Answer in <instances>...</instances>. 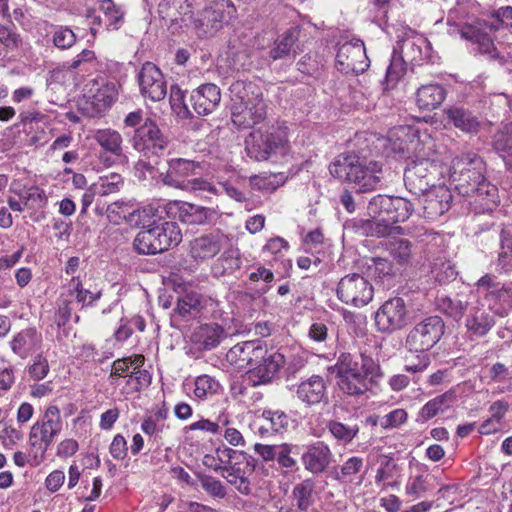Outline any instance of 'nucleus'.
Listing matches in <instances>:
<instances>
[{"mask_svg":"<svg viewBox=\"0 0 512 512\" xmlns=\"http://www.w3.org/2000/svg\"><path fill=\"white\" fill-rule=\"evenodd\" d=\"M491 21L476 19L472 23L457 24L448 20V34L451 37L459 36L477 45L478 51L488 55L491 59L498 57L497 49L488 31H497L502 25L512 28V7L499 8L492 16Z\"/></svg>","mask_w":512,"mask_h":512,"instance_id":"nucleus-1","label":"nucleus"},{"mask_svg":"<svg viewBox=\"0 0 512 512\" xmlns=\"http://www.w3.org/2000/svg\"><path fill=\"white\" fill-rule=\"evenodd\" d=\"M315 488L312 479H305L295 485L292 490V496L296 501V506L300 511H307L313 504V491Z\"/></svg>","mask_w":512,"mask_h":512,"instance_id":"nucleus-48","label":"nucleus"},{"mask_svg":"<svg viewBox=\"0 0 512 512\" xmlns=\"http://www.w3.org/2000/svg\"><path fill=\"white\" fill-rule=\"evenodd\" d=\"M285 365V357L279 352L269 351L265 345L263 357L255 362L252 368L247 370V379L252 386L265 385L278 375Z\"/></svg>","mask_w":512,"mask_h":512,"instance_id":"nucleus-19","label":"nucleus"},{"mask_svg":"<svg viewBox=\"0 0 512 512\" xmlns=\"http://www.w3.org/2000/svg\"><path fill=\"white\" fill-rule=\"evenodd\" d=\"M24 206L29 208H42L47 203V197L43 190L32 186L21 194Z\"/></svg>","mask_w":512,"mask_h":512,"instance_id":"nucleus-59","label":"nucleus"},{"mask_svg":"<svg viewBox=\"0 0 512 512\" xmlns=\"http://www.w3.org/2000/svg\"><path fill=\"white\" fill-rule=\"evenodd\" d=\"M326 383L323 377L312 375L302 381L297 388V398L308 406L319 404L326 396Z\"/></svg>","mask_w":512,"mask_h":512,"instance_id":"nucleus-35","label":"nucleus"},{"mask_svg":"<svg viewBox=\"0 0 512 512\" xmlns=\"http://www.w3.org/2000/svg\"><path fill=\"white\" fill-rule=\"evenodd\" d=\"M160 18L170 26L183 27L192 18L188 0H161L158 4Z\"/></svg>","mask_w":512,"mask_h":512,"instance_id":"nucleus-29","label":"nucleus"},{"mask_svg":"<svg viewBox=\"0 0 512 512\" xmlns=\"http://www.w3.org/2000/svg\"><path fill=\"white\" fill-rule=\"evenodd\" d=\"M483 298L497 316L503 318L509 315L511 306L508 283L502 284L500 289L490 291L486 296H483Z\"/></svg>","mask_w":512,"mask_h":512,"instance_id":"nucleus-44","label":"nucleus"},{"mask_svg":"<svg viewBox=\"0 0 512 512\" xmlns=\"http://www.w3.org/2000/svg\"><path fill=\"white\" fill-rule=\"evenodd\" d=\"M430 480L431 477L429 475H418L410 479L405 487L406 495L413 499L419 498L430 489Z\"/></svg>","mask_w":512,"mask_h":512,"instance_id":"nucleus-58","label":"nucleus"},{"mask_svg":"<svg viewBox=\"0 0 512 512\" xmlns=\"http://www.w3.org/2000/svg\"><path fill=\"white\" fill-rule=\"evenodd\" d=\"M63 428L60 410L55 405L46 408L42 416L33 424L29 433L31 451L29 457L34 465H39L45 453Z\"/></svg>","mask_w":512,"mask_h":512,"instance_id":"nucleus-5","label":"nucleus"},{"mask_svg":"<svg viewBox=\"0 0 512 512\" xmlns=\"http://www.w3.org/2000/svg\"><path fill=\"white\" fill-rule=\"evenodd\" d=\"M371 217H380L396 224L406 221L414 211V204L403 197L388 195L374 196L367 206Z\"/></svg>","mask_w":512,"mask_h":512,"instance_id":"nucleus-10","label":"nucleus"},{"mask_svg":"<svg viewBox=\"0 0 512 512\" xmlns=\"http://www.w3.org/2000/svg\"><path fill=\"white\" fill-rule=\"evenodd\" d=\"M42 345V335L36 328L29 327L21 330L10 341L11 350L21 359H26L38 351Z\"/></svg>","mask_w":512,"mask_h":512,"instance_id":"nucleus-33","label":"nucleus"},{"mask_svg":"<svg viewBox=\"0 0 512 512\" xmlns=\"http://www.w3.org/2000/svg\"><path fill=\"white\" fill-rule=\"evenodd\" d=\"M438 307L447 316L459 320L468 309V303L458 297L444 296L438 299Z\"/></svg>","mask_w":512,"mask_h":512,"instance_id":"nucleus-50","label":"nucleus"},{"mask_svg":"<svg viewBox=\"0 0 512 512\" xmlns=\"http://www.w3.org/2000/svg\"><path fill=\"white\" fill-rule=\"evenodd\" d=\"M486 165L483 159L473 152L463 153L451 162L450 179L460 194L469 193L472 183L485 179Z\"/></svg>","mask_w":512,"mask_h":512,"instance_id":"nucleus-8","label":"nucleus"},{"mask_svg":"<svg viewBox=\"0 0 512 512\" xmlns=\"http://www.w3.org/2000/svg\"><path fill=\"white\" fill-rule=\"evenodd\" d=\"M359 229L362 234L368 237H386L393 234H401L402 227L386 221L380 217H372V219L361 220Z\"/></svg>","mask_w":512,"mask_h":512,"instance_id":"nucleus-42","label":"nucleus"},{"mask_svg":"<svg viewBox=\"0 0 512 512\" xmlns=\"http://www.w3.org/2000/svg\"><path fill=\"white\" fill-rule=\"evenodd\" d=\"M221 101V92L217 85L207 83L195 89L190 102L197 114L205 116L212 113Z\"/></svg>","mask_w":512,"mask_h":512,"instance_id":"nucleus-30","label":"nucleus"},{"mask_svg":"<svg viewBox=\"0 0 512 512\" xmlns=\"http://www.w3.org/2000/svg\"><path fill=\"white\" fill-rule=\"evenodd\" d=\"M54 45L62 50L69 49L76 42V35L68 27H59L53 33Z\"/></svg>","mask_w":512,"mask_h":512,"instance_id":"nucleus-62","label":"nucleus"},{"mask_svg":"<svg viewBox=\"0 0 512 512\" xmlns=\"http://www.w3.org/2000/svg\"><path fill=\"white\" fill-rule=\"evenodd\" d=\"M433 145L429 143L427 150L432 152L428 153V157L417 155L416 159L411 161L404 172V183L410 193L415 196H420L432 185H434L435 176L438 173V164L433 157Z\"/></svg>","mask_w":512,"mask_h":512,"instance_id":"nucleus-7","label":"nucleus"},{"mask_svg":"<svg viewBox=\"0 0 512 512\" xmlns=\"http://www.w3.org/2000/svg\"><path fill=\"white\" fill-rule=\"evenodd\" d=\"M219 383L208 375H201L195 380L194 394L199 399H207L217 393Z\"/></svg>","mask_w":512,"mask_h":512,"instance_id":"nucleus-57","label":"nucleus"},{"mask_svg":"<svg viewBox=\"0 0 512 512\" xmlns=\"http://www.w3.org/2000/svg\"><path fill=\"white\" fill-rule=\"evenodd\" d=\"M202 166L199 162L184 158H173L168 161L167 171L161 175L162 182L183 191L216 192V188L209 182L200 179Z\"/></svg>","mask_w":512,"mask_h":512,"instance_id":"nucleus-6","label":"nucleus"},{"mask_svg":"<svg viewBox=\"0 0 512 512\" xmlns=\"http://www.w3.org/2000/svg\"><path fill=\"white\" fill-rule=\"evenodd\" d=\"M254 469L255 459L246 453L237 461L226 465L222 475L240 494L249 495L251 493L250 476Z\"/></svg>","mask_w":512,"mask_h":512,"instance_id":"nucleus-22","label":"nucleus"},{"mask_svg":"<svg viewBox=\"0 0 512 512\" xmlns=\"http://www.w3.org/2000/svg\"><path fill=\"white\" fill-rule=\"evenodd\" d=\"M222 248V236L207 234L190 242V255L196 261H204L216 256Z\"/></svg>","mask_w":512,"mask_h":512,"instance_id":"nucleus-36","label":"nucleus"},{"mask_svg":"<svg viewBox=\"0 0 512 512\" xmlns=\"http://www.w3.org/2000/svg\"><path fill=\"white\" fill-rule=\"evenodd\" d=\"M62 294L71 302L75 300L82 307L93 305L102 296L100 290L91 291L85 289L79 277H72L68 284L63 287Z\"/></svg>","mask_w":512,"mask_h":512,"instance_id":"nucleus-39","label":"nucleus"},{"mask_svg":"<svg viewBox=\"0 0 512 512\" xmlns=\"http://www.w3.org/2000/svg\"><path fill=\"white\" fill-rule=\"evenodd\" d=\"M167 409L160 408L151 415L144 418L141 424V430L149 436L150 439L157 441L161 439L162 433L168 426L166 425Z\"/></svg>","mask_w":512,"mask_h":512,"instance_id":"nucleus-45","label":"nucleus"},{"mask_svg":"<svg viewBox=\"0 0 512 512\" xmlns=\"http://www.w3.org/2000/svg\"><path fill=\"white\" fill-rule=\"evenodd\" d=\"M335 376L355 374H368L381 371L379 363L365 353L342 352L337 357L336 363L330 367Z\"/></svg>","mask_w":512,"mask_h":512,"instance_id":"nucleus-20","label":"nucleus"},{"mask_svg":"<svg viewBox=\"0 0 512 512\" xmlns=\"http://www.w3.org/2000/svg\"><path fill=\"white\" fill-rule=\"evenodd\" d=\"M450 123L464 133L476 135L482 129L483 122L468 108L462 105H453L444 110Z\"/></svg>","mask_w":512,"mask_h":512,"instance_id":"nucleus-32","label":"nucleus"},{"mask_svg":"<svg viewBox=\"0 0 512 512\" xmlns=\"http://www.w3.org/2000/svg\"><path fill=\"white\" fill-rule=\"evenodd\" d=\"M408 310L400 297L390 298L377 310L375 323L380 332L391 333L402 329L407 323Z\"/></svg>","mask_w":512,"mask_h":512,"instance_id":"nucleus-17","label":"nucleus"},{"mask_svg":"<svg viewBox=\"0 0 512 512\" xmlns=\"http://www.w3.org/2000/svg\"><path fill=\"white\" fill-rule=\"evenodd\" d=\"M434 279L440 284L448 283L454 280L457 276V271L450 261L443 258H437L431 269Z\"/></svg>","mask_w":512,"mask_h":512,"instance_id":"nucleus-53","label":"nucleus"},{"mask_svg":"<svg viewBox=\"0 0 512 512\" xmlns=\"http://www.w3.org/2000/svg\"><path fill=\"white\" fill-rule=\"evenodd\" d=\"M99 10L104 15L106 30H118L122 26L124 12L112 0H100Z\"/></svg>","mask_w":512,"mask_h":512,"instance_id":"nucleus-46","label":"nucleus"},{"mask_svg":"<svg viewBox=\"0 0 512 512\" xmlns=\"http://www.w3.org/2000/svg\"><path fill=\"white\" fill-rule=\"evenodd\" d=\"M456 392L453 389L429 400L419 411L418 417L421 421H427L439 413L445 412L456 401Z\"/></svg>","mask_w":512,"mask_h":512,"instance_id":"nucleus-41","label":"nucleus"},{"mask_svg":"<svg viewBox=\"0 0 512 512\" xmlns=\"http://www.w3.org/2000/svg\"><path fill=\"white\" fill-rule=\"evenodd\" d=\"M179 218L182 222L187 224H205L210 222L216 212L213 209L194 205L187 202L179 204Z\"/></svg>","mask_w":512,"mask_h":512,"instance_id":"nucleus-43","label":"nucleus"},{"mask_svg":"<svg viewBox=\"0 0 512 512\" xmlns=\"http://www.w3.org/2000/svg\"><path fill=\"white\" fill-rule=\"evenodd\" d=\"M387 250L392 258L400 265L410 262L412 251L411 243L407 239H393L387 244Z\"/></svg>","mask_w":512,"mask_h":512,"instance_id":"nucleus-52","label":"nucleus"},{"mask_svg":"<svg viewBox=\"0 0 512 512\" xmlns=\"http://www.w3.org/2000/svg\"><path fill=\"white\" fill-rule=\"evenodd\" d=\"M265 345L259 340L245 341L235 344L226 353L227 361L238 369L252 368L257 360L263 357Z\"/></svg>","mask_w":512,"mask_h":512,"instance_id":"nucleus-24","label":"nucleus"},{"mask_svg":"<svg viewBox=\"0 0 512 512\" xmlns=\"http://www.w3.org/2000/svg\"><path fill=\"white\" fill-rule=\"evenodd\" d=\"M251 185L259 190L274 191L284 183L281 174H261L250 178Z\"/></svg>","mask_w":512,"mask_h":512,"instance_id":"nucleus-56","label":"nucleus"},{"mask_svg":"<svg viewBox=\"0 0 512 512\" xmlns=\"http://www.w3.org/2000/svg\"><path fill=\"white\" fill-rule=\"evenodd\" d=\"M375 475L376 482H383L399 476V466L391 456L382 455Z\"/></svg>","mask_w":512,"mask_h":512,"instance_id":"nucleus-55","label":"nucleus"},{"mask_svg":"<svg viewBox=\"0 0 512 512\" xmlns=\"http://www.w3.org/2000/svg\"><path fill=\"white\" fill-rule=\"evenodd\" d=\"M88 97L99 108L109 107L118 97L117 84L114 81H106L103 78L91 82Z\"/></svg>","mask_w":512,"mask_h":512,"instance_id":"nucleus-37","label":"nucleus"},{"mask_svg":"<svg viewBox=\"0 0 512 512\" xmlns=\"http://www.w3.org/2000/svg\"><path fill=\"white\" fill-rule=\"evenodd\" d=\"M333 461V453L324 441H315L305 447L301 462L308 472L314 475L324 473Z\"/></svg>","mask_w":512,"mask_h":512,"instance_id":"nucleus-25","label":"nucleus"},{"mask_svg":"<svg viewBox=\"0 0 512 512\" xmlns=\"http://www.w3.org/2000/svg\"><path fill=\"white\" fill-rule=\"evenodd\" d=\"M416 197L423 209V216L430 220H435L447 212L453 198L450 189L445 185H432L429 190Z\"/></svg>","mask_w":512,"mask_h":512,"instance_id":"nucleus-21","label":"nucleus"},{"mask_svg":"<svg viewBox=\"0 0 512 512\" xmlns=\"http://www.w3.org/2000/svg\"><path fill=\"white\" fill-rule=\"evenodd\" d=\"M369 66L364 43L359 39L340 45L336 56V67L345 74L363 73Z\"/></svg>","mask_w":512,"mask_h":512,"instance_id":"nucleus-14","label":"nucleus"},{"mask_svg":"<svg viewBox=\"0 0 512 512\" xmlns=\"http://www.w3.org/2000/svg\"><path fill=\"white\" fill-rule=\"evenodd\" d=\"M200 484L201 488L213 498L223 499L227 495L224 484L212 476L201 477Z\"/></svg>","mask_w":512,"mask_h":512,"instance_id":"nucleus-61","label":"nucleus"},{"mask_svg":"<svg viewBox=\"0 0 512 512\" xmlns=\"http://www.w3.org/2000/svg\"><path fill=\"white\" fill-rule=\"evenodd\" d=\"M289 149L287 130L280 126L256 129L245 140L246 153L255 161L277 160Z\"/></svg>","mask_w":512,"mask_h":512,"instance_id":"nucleus-3","label":"nucleus"},{"mask_svg":"<svg viewBox=\"0 0 512 512\" xmlns=\"http://www.w3.org/2000/svg\"><path fill=\"white\" fill-rule=\"evenodd\" d=\"M444 322L438 316H430L414 325L405 339L409 352L425 353L434 347L444 334Z\"/></svg>","mask_w":512,"mask_h":512,"instance_id":"nucleus-9","label":"nucleus"},{"mask_svg":"<svg viewBox=\"0 0 512 512\" xmlns=\"http://www.w3.org/2000/svg\"><path fill=\"white\" fill-rule=\"evenodd\" d=\"M406 67L403 57L396 52L391 56L390 64L386 70L385 84L386 88H393L396 83L405 74Z\"/></svg>","mask_w":512,"mask_h":512,"instance_id":"nucleus-54","label":"nucleus"},{"mask_svg":"<svg viewBox=\"0 0 512 512\" xmlns=\"http://www.w3.org/2000/svg\"><path fill=\"white\" fill-rule=\"evenodd\" d=\"M496 314L487 305L481 296L474 305L468 309L465 319L467 333L472 338H483L490 333L496 325Z\"/></svg>","mask_w":512,"mask_h":512,"instance_id":"nucleus-18","label":"nucleus"},{"mask_svg":"<svg viewBox=\"0 0 512 512\" xmlns=\"http://www.w3.org/2000/svg\"><path fill=\"white\" fill-rule=\"evenodd\" d=\"M141 94L152 101H160L167 94V84L160 69L151 62L143 64L138 73Z\"/></svg>","mask_w":512,"mask_h":512,"instance_id":"nucleus-23","label":"nucleus"},{"mask_svg":"<svg viewBox=\"0 0 512 512\" xmlns=\"http://www.w3.org/2000/svg\"><path fill=\"white\" fill-rule=\"evenodd\" d=\"M382 375V371H379L368 374L354 373L353 375L337 376V386L343 394L359 397L366 394Z\"/></svg>","mask_w":512,"mask_h":512,"instance_id":"nucleus-27","label":"nucleus"},{"mask_svg":"<svg viewBox=\"0 0 512 512\" xmlns=\"http://www.w3.org/2000/svg\"><path fill=\"white\" fill-rule=\"evenodd\" d=\"M330 174L354 185L356 192L374 190L381 181L382 166L355 154L339 156L329 166Z\"/></svg>","mask_w":512,"mask_h":512,"instance_id":"nucleus-2","label":"nucleus"},{"mask_svg":"<svg viewBox=\"0 0 512 512\" xmlns=\"http://www.w3.org/2000/svg\"><path fill=\"white\" fill-rule=\"evenodd\" d=\"M133 147L144 156L160 155L168 145V139L163 135L156 123L147 118L138 127L132 137Z\"/></svg>","mask_w":512,"mask_h":512,"instance_id":"nucleus-13","label":"nucleus"},{"mask_svg":"<svg viewBox=\"0 0 512 512\" xmlns=\"http://www.w3.org/2000/svg\"><path fill=\"white\" fill-rule=\"evenodd\" d=\"M373 296V286L360 274H348L338 283L337 297L347 305L363 307L372 301Z\"/></svg>","mask_w":512,"mask_h":512,"instance_id":"nucleus-11","label":"nucleus"},{"mask_svg":"<svg viewBox=\"0 0 512 512\" xmlns=\"http://www.w3.org/2000/svg\"><path fill=\"white\" fill-rule=\"evenodd\" d=\"M492 148L504 161L506 167L512 169V123L502 125L494 133Z\"/></svg>","mask_w":512,"mask_h":512,"instance_id":"nucleus-40","label":"nucleus"},{"mask_svg":"<svg viewBox=\"0 0 512 512\" xmlns=\"http://www.w3.org/2000/svg\"><path fill=\"white\" fill-rule=\"evenodd\" d=\"M226 336L222 326L211 323L195 328L190 336V341L198 351H208L216 348Z\"/></svg>","mask_w":512,"mask_h":512,"instance_id":"nucleus-31","label":"nucleus"},{"mask_svg":"<svg viewBox=\"0 0 512 512\" xmlns=\"http://www.w3.org/2000/svg\"><path fill=\"white\" fill-rule=\"evenodd\" d=\"M93 139L101 148L98 158L106 167L127 162L124 140L119 131L112 128L98 129L94 132Z\"/></svg>","mask_w":512,"mask_h":512,"instance_id":"nucleus-12","label":"nucleus"},{"mask_svg":"<svg viewBox=\"0 0 512 512\" xmlns=\"http://www.w3.org/2000/svg\"><path fill=\"white\" fill-rule=\"evenodd\" d=\"M265 116L266 104L261 94L234 102L231 107V120L238 128L252 127L263 121Z\"/></svg>","mask_w":512,"mask_h":512,"instance_id":"nucleus-15","label":"nucleus"},{"mask_svg":"<svg viewBox=\"0 0 512 512\" xmlns=\"http://www.w3.org/2000/svg\"><path fill=\"white\" fill-rule=\"evenodd\" d=\"M300 51L299 30L291 28L276 38L269 51V56L274 61L294 59Z\"/></svg>","mask_w":512,"mask_h":512,"instance_id":"nucleus-34","label":"nucleus"},{"mask_svg":"<svg viewBox=\"0 0 512 512\" xmlns=\"http://www.w3.org/2000/svg\"><path fill=\"white\" fill-rule=\"evenodd\" d=\"M363 463L364 462L361 457H350L341 466L340 472L337 474L336 479L342 482H351V477L360 472L363 467Z\"/></svg>","mask_w":512,"mask_h":512,"instance_id":"nucleus-60","label":"nucleus"},{"mask_svg":"<svg viewBox=\"0 0 512 512\" xmlns=\"http://www.w3.org/2000/svg\"><path fill=\"white\" fill-rule=\"evenodd\" d=\"M49 370L48 360L42 354L35 356L33 363L27 369L29 376L36 381L44 379Z\"/></svg>","mask_w":512,"mask_h":512,"instance_id":"nucleus-63","label":"nucleus"},{"mask_svg":"<svg viewBox=\"0 0 512 512\" xmlns=\"http://www.w3.org/2000/svg\"><path fill=\"white\" fill-rule=\"evenodd\" d=\"M497 267L504 272L512 270V233L510 229L503 228L500 233V251L498 253Z\"/></svg>","mask_w":512,"mask_h":512,"instance_id":"nucleus-47","label":"nucleus"},{"mask_svg":"<svg viewBox=\"0 0 512 512\" xmlns=\"http://www.w3.org/2000/svg\"><path fill=\"white\" fill-rule=\"evenodd\" d=\"M489 376L494 383H506L507 389H512V375L505 364L498 362L492 365Z\"/></svg>","mask_w":512,"mask_h":512,"instance_id":"nucleus-64","label":"nucleus"},{"mask_svg":"<svg viewBox=\"0 0 512 512\" xmlns=\"http://www.w3.org/2000/svg\"><path fill=\"white\" fill-rule=\"evenodd\" d=\"M331 435L341 444L350 443L358 434V425H345L337 420H330L326 425Z\"/></svg>","mask_w":512,"mask_h":512,"instance_id":"nucleus-49","label":"nucleus"},{"mask_svg":"<svg viewBox=\"0 0 512 512\" xmlns=\"http://www.w3.org/2000/svg\"><path fill=\"white\" fill-rule=\"evenodd\" d=\"M241 266L238 250H228L222 254L213 267L216 275L231 274Z\"/></svg>","mask_w":512,"mask_h":512,"instance_id":"nucleus-51","label":"nucleus"},{"mask_svg":"<svg viewBox=\"0 0 512 512\" xmlns=\"http://www.w3.org/2000/svg\"><path fill=\"white\" fill-rule=\"evenodd\" d=\"M288 425L289 417L282 410L264 409L254 421L255 433L263 438L283 433Z\"/></svg>","mask_w":512,"mask_h":512,"instance_id":"nucleus-28","label":"nucleus"},{"mask_svg":"<svg viewBox=\"0 0 512 512\" xmlns=\"http://www.w3.org/2000/svg\"><path fill=\"white\" fill-rule=\"evenodd\" d=\"M133 246L139 254L155 255L176 247L182 241V233L176 222L153 221L143 227Z\"/></svg>","mask_w":512,"mask_h":512,"instance_id":"nucleus-4","label":"nucleus"},{"mask_svg":"<svg viewBox=\"0 0 512 512\" xmlns=\"http://www.w3.org/2000/svg\"><path fill=\"white\" fill-rule=\"evenodd\" d=\"M254 451L258 454L263 461L270 462L276 461L278 467L283 470L285 474L295 472L299 469L298 460V447L292 443H281L275 445L256 443Z\"/></svg>","mask_w":512,"mask_h":512,"instance_id":"nucleus-16","label":"nucleus"},{"mask_svg":"<svg viewBox=\"0 0 512 512\" xmlns=\"http://www.w3.org/2000/svg\"><path fill=\"white\" fill-rule=\"evenodd\" d=\"M446 97L445 89L436 83L422 85L416 91V104L419 109L431 111L438 108Z\"/></svg>","mask_w":512,"mask_h":512,"instance_id":"nucleus-38","label":"nucleus"},{"mask_svg":"<svg viewBox=\"0 0 512 512\" xmlns=\"http://www.w3.org/2000/svg\"><path fill=\"white\" fill-rule=\"evenodd\" d=\"M473 187L469 193L462 195L470 197V205L476 213L491 212L499 203L498 189L489 181L483 179L479 183H472Z\"/></svg>","mask_w":512,"mask_h":512,"instance_id":"nucleus-26","label":"nucleus"}]
</instances>
